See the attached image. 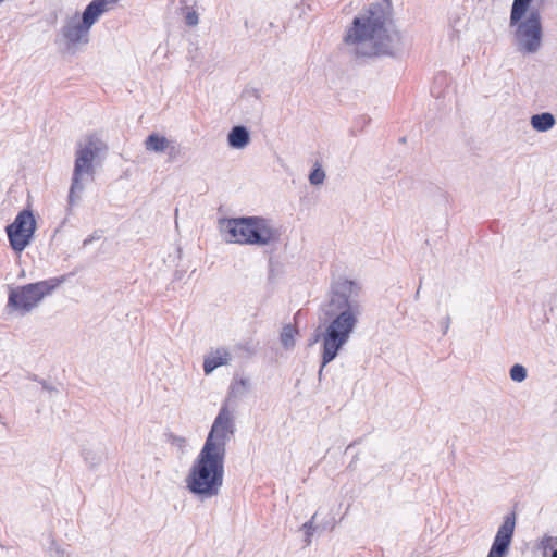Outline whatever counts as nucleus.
<instances>
[{
  "label": "nucleus",
  "mask_w": 557,
  "mask_h": 557,
  "mask_svg": "<svg viewBox=\"0 0 557 557\" xmlns=\"http://www.w3.org/2000/svg\"><path fill=\"white\" fill-rule=\"evenodd\" d=\"M315 517H317V513H314L308 522H313Z\"/></svg>",
  "instance_id": "30"
},
{
  "label": "nucleus",
  "mask_w": 557,
  "mask_h": 557,
  "mask_svg": "<svg viewBox=\"0 0 557 557\" xmlns=\"http://www.w3.org/2000/svg\"><path fill=\"white\" fill-rule=\"evenodd\" d=\"M344 39L356 57L394 55L403 48L401 33L386 26L385 13L379 4H371L364 15L355 17Z\"/></svg>",
  "instance_id": "2"
},
{
  "label": "nucleus",
  "mask_w": 557,
  "mask_h": 557,
  "mask_svg": "<svg viewBox=\"0 0 557 557\" xmlns=\"http://www.w3.org/2000/svg\"><path fill=\"white\" fill-rule=\"evenodd\" d=\"M64 281L65 276L51 277L11 289L8 297V307L12 308L18 314L25 315L35 309L46 296L50 295Z\"/></svg>",
  "instance_id": "7"
},
{
  "label": "nucleus",
  "mask_w": 557,
  "mask_h": 557,
  "mask_svg": "<svg viewBox=\"0 0 557 557\" xmlns=\"http://www.w3.org/2000/svg\"><path fill=\"white\" fill-rule=\"evenodd\" d=\"M361 290L362 287L358 281L342 277L331 286L329 301L322 307V313L329 324L322 333L320 379L324 367L336 358L358 324L359 317L362 314Z\"/></svg>",
  "instance_id": "1"
},
{
  "label": "nucleus",
  "mask_w": 557,
  "mask_h": 557,
  "mask_svg": "<svg viewBox=\"0 0 557 557\" xmlns=\"http://www.w3.org/2000/svg\"><path fill=\"white\" fill-rule=\"evenodd\" d=\"M516 524H500L487 557H504L511 544Z\"/></svg>",
  "instance_id": "11"
},
{
  "label": "nucleus",
  "mask_w": 557,
  "mask_h": 557,
  "mask_svg": "<svg viewBox=\"0 0 557 557\" xmlns=\"http://www.w3.org/2000/svg\"><path fill=\"white\" fill-rule=\"evenodd\" d=\"M530 124L533 129L544 133L554 127L556 124L555 116L549 112H543L540 114H534L530 119Z\"/></svg>",
  "instance_id": "17"
},
{
  "label": "nucleus",
  "mask_w": 557,
  "mask_h": 557,
  "mask_svg": "<svg viewBox=\"0 0 557 557\" xmlns=\"http://www.w3.org/2000/svg\"><path fill=\"white\" fill-rule=\"evenodd\" d=\"M170 140L159 133H151L145 139L144 146L148 152L163 153L169 148Z\"/></svg>",
  "instance_id": "16"
},
{
  "label": "nucleus",
  "mask_w": 557,
  "mask_h": 557,
  "mask_svg": "<svg viewBox=\"0 0 557 557\" xmlns=\"http://www.w3.org/2000/svg\"><path fill=\"white\" fill-rule=\"evenodd\" d=\"M419 293H420V290L418 289L417 293H416V298L419 297Z\"/></svg>",
  "instance_id": "32"
},
{
  "label": "nucleus",
  "mask_w": 557,
  "mask_h": 557,
  "mask_svg": "<svg viewBox=\"0 0 557 557\" xmlns=\"http://www.w3.org/2000/svg\"><path fill=\"white\" fill-rule=\"evenodd\" d=\"M532 0H513L510 12V24L515 25L527 13Z\"/></svg>",
  "instance_id": "18"
},
{
  "label": "nucleus",
  "mask_w": 557,
  "mask_h": 557,
  "mask_svg": "<svg viewBox=\"0 0 557 557\" xmlns=\"http://www.w3.org/2000/svg\"><path fill=\"white\" fill-rule=\"evenodd\" d=\"M515 521H516V515H515V512H510L505 516L503 522L509 523V522H515Z\"/></svg>",
  "instance_id": "27"
},
{
  "label": "nucleus",
  "mask_w": 557,
  "mask_h": 557,
  "mask_svg": "<svg viewBox=\"0 0 557 557\" xmlns=\"http://www.w3.org/2000/svg\"><path fill=\"white\" fill-rule=\"evenodd\" d=\"M224 460L201 449L186 475L187 490L200 500L218 496L224 480Z\"/></svg>",
  "instance_id": "3"
},
{
  "label": "nucleus",
  "mask_w": 557,
  "mask_h": 557,
  "mask_svg": "<svg viewBox=\"0 0 557 557\" xmlns=\"http://www.w3.org/2000/svg\"><path fill=\"white\" fill-rule=\"evenodd\" d=\"M36 220L30 210L24 209L5 227L11 248L22 252L29 244L36 231Z\"/></svg>",
  "instance_id": "10"
},
{
  "label": "nucleus",
  "mask_w": 557,
  "mask_h": 557,
  "mask_svg": "<svg viewBox=\"0 0 557 557\" xmlns=\"http://www.w3.org/2000/svg\"><path fill=\"white\" fill-rule=\"evenodd\" d=\"M321 524H301L297 530L296 534L301 537L304 547L309 546L312 542V536L318 533Z\"/></svg>",
  "instance_id": "20"
},
{
  "label": "nucleus",
  "mask_w": 557,
  "mask_h": 557,
  "mask_svg": "<svg viewBox=\"0 0 557 557\" xmlns=\"http://www.w3.org/2000/svg\"><path fill=\"white\" fill-rule=\"evenodd\" d=\"M250 388V381L247 377L235 375L228 387L226 403L232 399L244 397Z\"/></svg>",
  "instance_id": "15"
},
{
  "label": "nucleus",
  "mask_w": 557,
  "mask_h": 557,
  "mask_svg": "<svg viewBox=\"0 0 557 557\" xmlns=\"http://www.w3.org/2000/svg\"><path fill=\"white\" fill-rule=\"evenodd\" d=\"M520 18L515 30L518 50L522 53H535L542 44V24L539 11H531L524 21Z\"/></svg>",
  "instance_id": "9"
},
{
  "label": "nucleus",
  "mask_w": 557,
  "mask_h": 557,
  "mask_svg": "<svg viewBox=\"0 0 557 557\" xmlns=\"http://www.w3.org/2000/svg\"><path fill=\"white\" fill-rule=\"evenodd\" d=\"M220 230L227 243L240 245L270 246L281 238L272 222L261 216L223 219Z\"/></svg>",
  "instance_id": "4"
},
{
  "label": "nucleus",
  "mask_w": 557,
  "mask_h": 557,
  "mask_svg": "<svg viewBox=\"0 0 557 557\" xmlns=\"http://www.w3.org/2000/svg\"><path fill=\"white\" fill-rule=\"evenodd\" d=\"M325 180V172L320 168H315L309 175V182L312 185H321Z\"/></svg>",
  "instance_id": "23"
},
{
  "label": "nucleus",
  "mask_w": 557,
  "mask_h": 557,
  "mask_svg": "<svg viewBox=\"0 0 557 557\" xmlns=\"http://www.w3.org/2000/svg\"><path fill=\"white\" fill-rule=\"evenodd\" d=\"M81 455L86 466L95 470L106 460L107 449L102 444H88L83 447Z\"/></svg>",
  "instance_id": "12"
},
{
  "label": "nucleus",
  "mask_w": 557,
  "mask_h": 557,
  "mask_svg": "<svg viewBox=\"0 0 557 557\" xmlns=\"http://www.w3.org/2000/svg\"><path fill=\"white\" fill-rule=\"evenodd\" d=\"M441 325L443 327V334H447L450 325V318L447 315L441 321Z\"/></svg>",
  "instance_id": "26"
},
{
  "label": "nucleus",
  "mask_w": 557,
  "mask_h": 557,
  "mask_svg": "<svg viewBox=\"0 0 557 557\" xmlns=\"http://www.w3.org/2000/svg\"><path fill=\"white\" fill-rule=\"evenodd\" d=\"M185 22L188 26H196L199 22L197 12L188 11L185 15Z\"/></svg>",
  "instance_id": "25"
},
{
  "label": "nucleus",
  "mask_w": 557,
  "mask_h": 557,
  "mask_svg": "<svg viewBox=\"0 0 557 557\" xmlns=\"http://www.w3.org/2000/svg\"><path fill=\"white\" fill-rule=\"evenodd\" d=\"M540 548L544 556H546L548 552L553 553L554 549H557V536H544L541 540Z\"/></svg>",
  "instance_id": "21"
},
{
  "label": "nucleus",
  "mask_w": 557,
  "mask_h": 557,
  "mask_svg": "<svg viewBox=\"0 0 557 557\" xmlns=\"http://www.w3.org/2000/svg\"><path fill=\"white\" fill-rule=\"evenodd\" d=\"M509 374L512 381L521 383L527 379V369L517 363L511 367Z\"/></svg>",
  "instance_id": "22"
},
{
  "label": "nucleus",
  "mask_w": 557,
  "mask_h": 557,
  "mask_svg": "<svg viewBox=\"0 0 557 557\" xmlns=\"http://www.w3.org/2000/svg\"><path fill=\"white\" fill-rule=\"evenodd\" d=\"M249 132L245 126H234L227 135L228 146L234 149L245 148L249 144Z\"/></svg>",
  "instance_id": "14"
},
{
  "label": "nucleus",
  "mask_w": 557,
  "mask_h": 557,
  "mask_svg": "<svg viewBox=\"0 0 557 557\" xmlns=\"http://www.w3.org/2000/svg\"><path fill=\"white\" fill-rule=\"evenodd\" d=\"M234 417L227 404H224L215 417L201 449L225 458L226 443L234 435Z\"/></svg>",
  "instance_id": "8"
},
{
  "label": "nucleus",
  "mask_w": 557,
  "mask_h": 557,
  "mask_svg": "<svg viewBox=\"0 0 557 557\" xmlns=\"http://www.w3.org/2000/svg\"><path fill=\"white\" fill-rule=\"evenodd\" d=\"M297 334L298 330L295 325H285L280 335L282 346L287 350L293 349L295 346V337Z\"/></svg>",
  "instance_id": "19"
},
{
  "label": "nucleus",
  "mask_w": 557,
  "mask_h": 557,
  "mask_svg": "<svg viewBox=\"0 0 557 557\" xmlns=\"http://www.w3.org/2000/svg\"><path fill=\"white\" fill-rule=\"evenodd\" d=\"M550 557H557V549H554V550H553V554H552V556H550Z\"/></svg>",
  "instance_id": "31"
},
{
  "label": "nucleus",
  "mask_w": 557,
  "mask_h": 557,
  "mask_svg": "<svg viewBox=\"0 0 557 557\" xmlns=\"http://www.w3.org/2000/svg\"><path fill=\"white\" fill-rule=\"evenodd\" d=\"M0 423L3 425V426H7V423L2 420V416L0 414Z\"/></svg>",
  "instance_id": "29"
},
{
  "label": "nucleus",
  "mask_w": 557,
  "mask_h": 557,
  "mask_svg": "<svg viewBox=\"0 0 557 557\" xmlns=\"http://www.w3.org/2000/svg\"><path fill=\"white\" fill-rule=\"evenodd\" d=\"M91 242H92V238H91V237H89V238H86V239L84 240V243H83V244H84V246H87V245H88V244H90Z\"/></svg>",
  "instance_id": "28"
},
{
  "label": "nucleus",
  "mask_w": 557,
  "mask_h": 557,
  "mask_svg": "<svg viewBox=\"0 0 557 557\" xmlns=\"http://www.w3.org/2000/svg\"><path fill=\"white\" fill-rule=\"evenodd\" d=\"M119 0H92L79 14L75 12L64 18L59 36L67 51H76L89 42L91 27L102 14L112 10Z\"/></svg>",
  "instance_id": "5"
},
{
  "label": "nucleus",
  "mask_w": 557,
  "mask_h": 557,
  "mask_svg": "<svg viewBox=\"0 0 557 557\" xmlns=\"http://www.w3.org/2000/svg\"><path fill=\"white\" fill-rule=\"evenodd\" d=\"M169 160L174 161L181 153V147L175 140H170L169 148L165 151Z\"/></svg>",
  "instance_id": "24"
},
{
  "label": "nucleus",
  "mask_w": 557,
  "mask_h": 557,
  "mask_svg": "<svg viewBox=\"0 0 557 557\" xmlns=\"http://www.w3.org/2000/svg\"><path fill=\"white\" fill-rule=\"evenodd\" d=\"M106 150V144L96 135H89L84 141L77 144L72 183L67 197L69 210L81 199L79 194L84 190L83 182L86 178H94V163Z\"/></svg>",
  "instance_id": "6"
},
{
  "label": "nucleus",
  "mask_w": 557,
  "mask_h": 557,
  "mask_svg": "<svg viewBox=\"0 0 557 557\" xmlns=\"http://www.w3.org/2000/svg\"><path fill=\"white\" fill-rule=\"evenodd\" d=\"M231 352L225 347L211 350L203 359V372L208 375L216 368L227 364L231 361Z\"/></svg>",
  "instance_id": "13"
}]
</instances>
